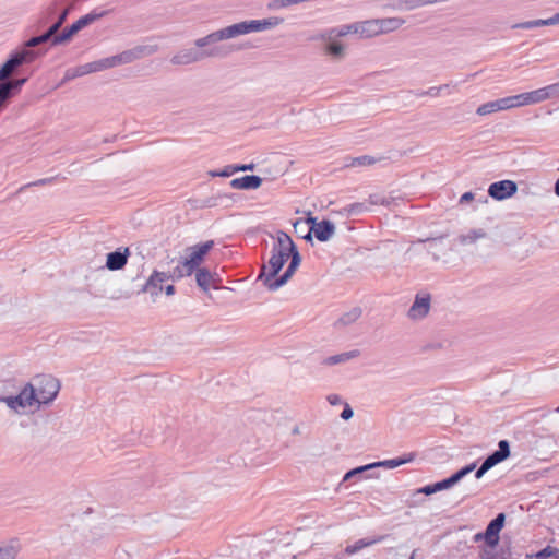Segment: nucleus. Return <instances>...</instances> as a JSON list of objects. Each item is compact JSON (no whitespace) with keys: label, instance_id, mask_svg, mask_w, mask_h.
Here are the masks:
<instances>
[{"label":"nucleus","instance_id":"de8ad7c7","mask_svg":"<svg viewBox=\"0 0 559 559\" xmlns=\"http://www.w3.org/2000/svg\"><path fill=\"white\" fill-rule=\"evenodd\" d=\"M513 100H514V106L515 107H520V106H525V105H531V99H530V95H527V92L526 93H521V94H518V95H513Z\"/></svg>","mask_w":559,"mask_h":559},{"label":"nucleus","instance_id":"79ce46f5","mask_svg":"<svg viewBox=\"0 0 559 559\" xmlns=\"http://www.w3.org/2000/svg\"><path fill=\"white\" fill-rule=\"evenodd\" d=\"M372 468V465L371 463L370 464H367V465H364V466H358V467H355L350 471H348L344 477H343V481H347V480H350L354 476L358 475V474H361L364 472H366L367 469H370Z\"/></svg>","mask_w":559,"mask_h":559},{"label":"nucleus","instance_id":"412c9836","mask_svg":"<svg viewBox=\"0 0 559 559\" xmlns=\"http://www.w3.org/2000/svg\"><path fill=\"white\" fill-rule=\"evenodd\" d=\"M214 281V274L206 267H198L195 270V282L197 285L203 290L207 292L212 282Z\"/></svg>","mask_w":559,"mask_h":559},{"label":"nucleus","instance_id":"680f3d73","mask_svg":"<svg viewBox=\"0 0 559 559\" xmlns=\"http://www.w3.org/2000/svg\"><path fill=\"white\" fill-rule=\"evenodd\" d=\"M53 180H55V178H52V177L51 178H44V179H39L37 181H34V182H31L27 186H45V185L51 183Z\"/></svg>","mask_w":559,"mask_h":559},{"label":"nucleus","instance_id":"20e7f679","mask_svg":"<svg viewBox=\"0 0 559 559\" xmlns=\"http://www.w3.org/2000/svg\"><path fill=\"white\" fill-rule=\"evenodd\" d=\"M281 246L285 250V253L287 254V260L290 259V262H289L286 271L281 276H278L275 280V282L272 283V285H270V290H272V292H274V290L278 289L280 287H282L283 285H285L292 278V276L295 274V272L297 271V269L299 267V265L301 263V255H300L295 242L293 241L290 236L288 234H286L285 231H284V243L282 242Z\"/></svg>","mask_w":559,"mask_h":559},{"label":"nucleus","instance_id":"f257e3e1","mask_svg":"<svg viewBox=\"0 0 559 559\" xmlns=\"http://www.w3.org/2000/svg\"><path fill=\"white\" fill-rule=\"evenodd\" d=\"M8 385L14 391L11 394H0V402L4 403L11 411L16 414H26L27 409L35 412L37 396L32 382H27L23 388H17L15 381H9Z\"/></svg>","mask_w":559,"mask_h":559},{"label":"nucleus","instance_id":"4468645a","mask_svg":"<svg viewBox=\"0 0 559 559\" xmlns=\"http://www.w3.org/2000/svg\"><path fill=\"white\" fill-rule=\"evenodd\" d=\"M516 191V183L508 179L492 182L488 188V194L497 201L508 199L514 195Z\"/></svg>","mask_w":559,"mask_h":559},{"label":"nucleus","instance_id":"a19ab883","mask_svg":"<svg viewBox=\"0 0 559 559\" xmlns=\"http://www.w3.org/2000/svg\"><path fill=\"white\" fill-rule=\"evenodd\" d=\"M359 32H360L359 23H353V24L341 26V28L337 31L336 35L345 36L347 34H359Z\"/></svg>","mask_w":559,"mask_h":559},{"label":"nucleus","instance_id":"3c124183","mask_svg":"<svg viewBox=\"0 0 559 559\" xmlns=\"http://www.w3.org/2000/svg\"><path fill=\"white\" fill-rule=\"evenodd\" d=\"M74 8V2L70 3L69 5H67L59 14L57 21L59 23H61L62 25L64 24V22L67 21L68 19V15L70 14V12L73 10Z\"/></svg>","mask_w":559,"mask_h":559},{"label":"nucleus","instance_id":"423d86ee","mask_svg":"<svg viewBox=\"0 0 559 559\" xmlns=\"http://www.w3.org/2000/svg\"><path fill=\"white\" fill-rule=\"evenodd\" d=\"M249 33H253L251 20L242 21L240 23L229 25L225 28L213 32L202 38H198L194 41V45L204 46L206 44H217L218 41L229 39V38H235L237 36L249 34Z\"/></svg>","mask_w":559,"mask_h":559},{"label":"nucleus","instance_id":"052dcab7","mask_svg":"<svg viewBox=\"0 0 559 559\" xmlns=\"http://www.w3.org/2000/svg\"><path fill=\"white\" fill-rule=\"evenodd\" d=\"M38 38H39L40 45L50 40L51 45L53 46V38L55 37H52L47 31L45 33H43L41 35H38Z\"/></svg>","mask_w":559,"mask_h":559},{"label":"nucleus","instance_id":"72a5a7b5","mask_svg":"<svg viewBox=\"0 0 559 559\" xmlns=\"http://www.w3.org/2000/svg\"><path fill=\"white\" fill-rule=\"evenodd\" d=\"M19 554V547L14 544L0 546V559H15Z\"/></svg>","mask_w":559,"mask_h":559},{"label":"nucleus","instance_id":"7c9ffc66","mask_svg":"<svg viewBox=\"0 0 559 559\" xmlns=\"http://www.w3.org/2000/svg\"><path fill=\"white\" fill-rule=\"evenodd\" d=\"M476 468V462H473L471 464H467L453 473L450 478L452 479L453 484L456 485L459 481H461L465 476H467L469 473H472Z\"/></svg>","mask_w":559,"mask_h":559},{"label":"nucleus","instance_id":"4d7b16f0","mask_svg":"<svg viewBox=\"0 0 559 559\" xmlns=\"http://www.w3.org/2000/svg\"><path fill=\"white\" fill-rule=\"evenodd\" d=\"M489 469L491 468L483 461L481 465L475 472V478L480 479Z\"/></svg>","mask_w":559,"mask_h":559},{"label":"nucleus","instance_id":"f704fd0d","mask_svg":"<svg viewBox=\"0 0 559 559\" xmlns=\"http://www.w3.org/2000/svg\"><path fill=\"white\" fill-rule=\"evenodd\" d=\"M193 272L188 271V266L186 265V261L183 260L181 264L177 265L173 273L169 274L171 280H179L185 276H190Z\"/></svg>","mask_w":559,"mask_h":559},{"label":"nucleus","instance_id":"9d476101","mask_svg":"<svg viewBox=\"0 0 559 559\" xmlns=\"http://www.w3.org/2000/svg\"><path fill=\"white\" fill-rule=\"evenodd\" d=\"M214 241L207 240L205 242L197 243L187 248L189 254L185 258L188 271L194 272L203 262L205 255L213 249Z\"/></svg>","mask_w":559,"mask_h":559},{"label":"nucleus","instance_id":"f8f14e48","mask_svg":"<svg viewBox=\"0 0 559 559\" xmlns=\"http://www.w3.org/2000/svg\"><path fill=\"white\" fill-rule=\"evenodd\" d=\"M157 50L156 46H136L112 56L115 67L128 64L143 57L153 55Z\"/></svg>","mask_w":559,"mask_h":559},{"label":"nucleus","instance_id":"473e14b6","mask_svg":"<svg viewBox=\"0 0 559 559\" xmlns=\"http://www.w3.org/2000/svg\"><path fill=\"white\" fill-rule=\"evenodd\" d=\"M93 72H99L103 70L115 68L112 56L95 60L91 62Z\"/></svg>","mask_w":559,"mask_h":559},{"label":"nucleus","instance_id":"0eeeda50","mask_svg":"<svg viewBox=\"0 0 559 559\" xmlns=\"http://www.w3.org/2000/svg\"><path fill=\"white\" fill-rule=\"evenodd\" d=\"M38 57L39 52H28L27 50L16 49L11 52L9 58L0 66V83L12 81L10 76L16 73L20 67L32 63Z\"/></svg>","mask_w":559,"mask_h":559},{"label":"nucleus","instance_id":"ea45409f","mask_svg":"<svg viewBox=\"0 0 559 559\" xmlns=\"http://www.w3.org/2000/svg\"><path fill=\"white\" fill-rule=\"evenodd\" d=\"M557 552H559V549L556 548V547H551V546H546L545 548H543L542 550L537 551L534 557L536 559H548L550 557H554L557 556Z\"/></svg>","mask_w":559,"mask_h":559},{"label":"nucleus","instance_id":"bb28decb","mask_svg":"<svg viewBox=\"0 0 559 559\" xmlns=\"http://www.w3.org/2000/svg\"><path fill=\"white\" fill-rule=\"evenodd\" d=\"M361 308L354 307L349 311L345 312L340 317V319L334 323L335 326L342 325L346 326L354 322H356L361 317Z\"/></svg>","mask_w":559,"mask_h":559},{"label":"nucleus","instance_id":"69168bd1","mask_svg":"<svg viewBox=\"0 0 559 559\" xmlns=\"http://www.w3.org/2000/svg\"><path fill=\"white\" fill-rule=\"evenodd\" d=\"M473 199H474V193H473V192H471V191H468V192H465V193H463V194L461 195V198H460V203H461V204H464V203H466V202L472 201Z\"/></svg>","mask_w":559,"mask_h":559},{"label":"nucleus","instance_id":"9b49d317","mask_svg":"<svg viewBox=\"0 0 559 559\" xmlns=\"http://www.w3.org/2000/svg\"><path fill=\"white\" fill-rule=\"evenodd\" d=\"M157 50L156 46H136L112 56L115 67L128 64L143 57L153 55Z\"/></svg>","mask_w":559,"mask_h":559},{"label":"nucleus","instance_id":"7ed1b4c3","mask_svg":"<svg viewBox=\"0 0 559 559\" xmlns=\"http://www.w3.org/2000/svg\"><path fill=\"white\" fill-rule=\"evenodd\" d=\"M230 53L227 46L210 47L207 49L194 48L183 49L171 58L173 64H190L202 61L206 58H225Z\"/></svg>","mask_w":559,"mask_h":559},{"label":"nucleus","instance_id":"f03ea898","mask_svg":"<svg viewBox=\"0 0 559 559\" xmlns=\"http://www.w3.org/2000/svg\"><path fill=\"white\" fill-rule=\"evenodd\" d=\"M282 242L284 243V231L280 230L277 233L276 240L273 243L267 264L262 265L258 276V280H262L264 286L267 287L269 290L270 285L275 282L277 274L287 261V254L281 246Z\"/></svg>","mask_w":559,"mask_h":559},{"label":"nucleus","instance_id":"ddd939ff","mask_svg":"<svg viewBox=\"0 0 559 559\" xmlns=\"http://www.w3.org/2000/svg\"><path fill=\"white\" fill-rule=\"evenodd\" d=\"M431 296L428 293L417 294L414 302L407 311L411 320H421L426 318L430 311Z\"/></svg>","mask_w":559,"mask_h":559},{"label":"nucleus","instance_id":"49530a36","mask_svg":"<svg viewBox=\"0 0 559 559\" xmlns=\"http://www.w3.org/2000/svg\"><path fill=\"white\" fill-rule=\"evenodd\" d=\"M369 203L371 205H389L390 201L382 194L373 193L369 195Z\"/></svg>","mask_w":559,"mask_h":559},{"label":"nucleus","instance_id":"603ef678","mask_svg":"<svg viewBox=\"0 0 559 559\" xmlns=\"http://www.w3.org/2000/svg\"><path fill=\"white\" fill-rule=\"evenodd\" d=\"M535 27H538L537 20L525 21V22H521V23H516V24L512 25V28H521V29H531V28H535Z\"/></svg>","mask_w":559,"mask_h":559},{"label":"nucleus","instance_id":"e2e57ef3","mask_svg":"<svg viewBox=\"0 0 559 559\" xmlns=\"http://www.w3.org/2000/svg\"><path fill=\"white\" fill-rule=\"evenodd\" d=\"M441 91H442V87L432 86L429 90H427L426 92H424L423 94L424 95H429V96H438Z\"/></svg>","mask_w":559,"mask_h":559},{"label":"nucleus","instance_id":"393cba45","mask_svg":"<svg viewBox=\"0 0 559 559\" xmlns=\"http://www.w3.org/2000/svg\"><path fill=\"white\" fill-rule=\"evenodd\" d=\"M359 28L361 37L369 38L381 34L378 19L360 22Z\"/></svg>","mask_w":559,"mask_h":559},{"label":"nucleus","instance_id":"c9c22d12","mask_svg":"<svg viewBox=\"0 0 559 559\" xmlns=\"http://www.w3.org/2000/svg\"><path fill=\"white\" fill-rule=\"evenodd\" d=\"M547 94L548 93L546 91V86L535 90V91H532V92H527V95H530V99H531L532 104H537V103L548 99Z\"/></svg>","mask_w":559,"mask_h":559},{"label":"nucleus","instance_id":"f3484780","mask_svg":"<svg viewBox=\"0 0 559 559\" xmlns=\"http://www.w3.org/2000/svg\"><path fill=\"white\" fill-rule=\"evenodd\" d=\"M168 280H170L168 273L154 271L142 286L140 293H148L152 297L158 296V294L164 289L162 284Z\"/></svg>","mask_w":559,"mask_h":559},{"label":"nucleus","instance_id":"09e8293b","mask_svg":"<svg viewBox=\"0 0 559 559\" xmlns=\"http://www.w3.org/2000/svg\"><path fill=\"white\" fill-rule=\"evenodd\" d=\"M498 103H499L500 111L501 110L511 109V108H515V106H514L515 103L513 100V96H508V97L499 98Z\"/></svg>","mask_w":559,"mask_h":559},{"label":"nucleus","instance_id":"bf43d9fd","mask_svg":"<svg viewBox=\"0 0 559 559\" xmlns=\"http://www.w3.org/2000/svg\"><path fill=\"white\" fill-rule=\"evenodd\" d=\"M353 416H354L353 408L348 404H345V406H344V408H343V411L341 413V418L344 419V420H348Z\"/></svg>","mask_w":559,"mask_h":559},{"label":"nucleus","instance_id":"8fccbe9b","mask_svg":"<svg viewBox=\"0 0 559 559\" xmlns=\"http://www.w3.org/2000/svg\"><path fill=\"white\" fill-rule=\"evenodd\" d=\"M435 485H436V489L438 491L445 490V489H449L454 486V484L450 477L444 478L440 481H437V483H435Z\"/></svg>","mask_w":559,"mask_h":559},{"label":"nucleus","instance_id":"c85d7f7f","mask_svg":"<svg viewBox=\"0 0 559 559\" xmlns=\"http://www.w3.org/2000/svg\"><path fill=\"white\" fill-rule=\"evenodd\" d=\"M486 237V233L483 229H473L465 235L459 236V241L462 245L473 243L479 238Z\"/></svg>","mask_w":559,"mask_h":559},{"label":"nucleus","instance_id":"0e129e2a","mask_svg":"<svg viewBox=\"0 0 559 559\" xmlns=\"http://www.w3.org/2000/svg\"><path fill=\"white\" fill-rule=\"evenodd\" d=\"M473 540H474L475 543H479V542L484 540V542H485V544L488 546V538H487V536L485 535V532H479V533L475 534V535L473 536Z\"/></svg>","mask_w":559,"mask_h":559},{"label":"nucleus","instance_id":"39448f33","mask_svg":"<svg viewBox=\"0 0 559 559\" xmlns=\"http://www.w3.org/2000/svg\"><path fill=\"white\" fill-rule=\"evenodd\" d=\"M33 383L34 391L37 396L36 409L41 405L50 404L60 391V382L49 374L37 376Z\"/></svg>","mask_w":559,"mask_h":559},{"label":"nucleus","instance_id":"a18cd8bd","mask_svg":"<svg viewBox=\"0 0 559 559\" xmlns=\"http://www.w3.org/2000/svg\"><path fill=\"white\" fill-rule=\"evenodd\" d=\"M237 173L236 165H227L219 171H211L212 177H229Z\"/></svg>","mask_w":559,"mask_h":559},{"label":"nucleus","instance_id":"aec40b11","mask_svg":"<svg viewBox=\"0 0 559 559\" xmlns=\"http://www.w3.org/2000/svg\"><path fill=\"white\" fill-rule=\"evenodd\" d=\"M262 178L257 175H246L233 179L229 185L233 189L237 190H254L262 185Z\"/></svg>","mask_w":559,"mask_h":559},{"label":"nucleus","instance_id":"c03bdc74","mask_svg":"<svg viewBox=\"0 0 559 559\" xmlns=\"http://www.w3.org/2000/svg\"><path fill=\"white\" fill-rule=\"evenodd\" d=\"M371 465H372V468H374V467L395 468V467L400 466V462H399V459L395 457V459H391V460L374 462V463H371Z\"/></svg>","mask_w":559,"mask_h":559},{"label":"nucleus","instance_id":"5fc2aeb1","mask_svg":"<svg viewBox=\"0 0 559 559\" xmlns=\"http://www.w3.org/2000/svg\"><path fill=\"white\" fill-rule=\"evenodd\" d=\"M417 492L418 493H424L426 496H430V495H433V493L438 492V490L436 489V485L433 483V484L426 485V486L419 488L417 490Z\"/></svg>","mask_w":559,"mask_h":559},{"label":"nucleus","instance_id":"6e6552de","mask_svg":"<svg viewBox=\"0 0 559 559\" xmlns=\"http://www.w3.org/2000/svg\"><path fill=\"white\" fill-rule=\"evenodd\" d=\"M107 14V11H97L93 10L88 14L80 17L78 21L72 23L70 26H67L58 36L53 38V46H58L64 43H68L72 39V37L79 33L81 29L96 22Z\"/></svg>","mask_w":559,"mask_h":559},{"label":"nucleus","instance_id":"1a4fd4ad","mask_svg":"<svg viewBox=\"0 0 559 559\" xmlns=\"http://www.w3.org/2000/svg\"><path fill=\"white\" fill-rule=\"evenodd\" d=\"M307 223L310 224V229L307 235L304 236L306 241L312 240V234L314 237L321 241H328L335 233L334 224L329 219H322L321 222H317V218L309 216L307 218Z\"/></svg>","mask_w":559,"mask_h":559},{"label":"nucleus","instance_id":"e433bc0d","mask_svg":"<svg viewBox=\"0 0 559 559\" xmlns=\"http://www.w3.org/2000/svg\"><path fill=\"white\" fill-rule=\"evenodd\" d=\"M39 38L38 36H33L29 39H27L19 50H27L28 52H39V56L45 53V51L40 50H34L35 47L39 46Z\"/></svg>","mask_w":559,"mask_h":559},{"label":"nucleus","instance_id":"4be33fe9","mask_svg":"<svg viewBox=\"0 0 559 559\" xmlns=\"http://www.w3.org/2000/svg\"><path fill=\"white\" fill-rule=\"evenodd\" d=\"M251 22L253 32H262L281 25L284 22V19L273 16L264 20H251Z\"/></svg>","mask_w":559,"mask_h":559},{"label":"nucleus","instance_id":"6e6d98bb","mask_svg":"<svg viewBox=\"0 0 559 559\" xmlns=\"http://www.w3.org/2000/svg\"><path fill=\"white\" fill-rule=\"evenodd\" d=\"M417 454L415 452H409L399 456L400 466L406 463H411L416 459Z\"/></svg>","mask_w":559,"mask_h":559},{"label":"nucleus","instance_id":"58836bf2","mask_svg":"<svg viewBox=\"0 0 559 559\" xmlns=\"http://www.w3.org/2000/svg\"><path fill=\"white\" fill-rule=\"evenodd\" d=\"M299 0H271L267 3V9L270 10H280L283 8H287L293 4H298Z\"/></svg>","mask_w":559,"mask_h":559},{"label":"nucleus","instance_id":"864d4df0","mask_svg":"<svg viewBox=\"0 0 559 559\" xmlns=\"http://www.w3.org/2000/svg\"><path fill=\"white\" fill-rule=\"evenodd\" d=\"M548 99L559 97V82L546 86Z\"/></svg>","mask_w":559,"mask_h":559},{"label":"nucleus","instance_id":"a211bd4d","mask_svg":"<svg viewBox=\"0 0 559 559\" xmlns=\"http://www.w3.org/2000/svg\"><path fill=\"white\" fill-rule=\"evenodd\" d=\"M130 255V250L128 247L119 248L112 252H109L106 257V265L109 271H119L122 270L127 263L128 258Z\"/></svg>","mask_w":559,"mask_h":559},{"label":"nucleus","instance_id":"c756f323","mask_svg":"<svg viewBox=\"0 0 559 559\" xmlns=\"http://www.w3.org/2000/svg\"><path fill=\"white\" fill-rule=\"evenodd\" d=\"M385 159L384 157H372V156H369V155H362V156H358V157H355L353 158L352 163L349 164L350 166L353 167H360V166H370V165H373L376 164L377 162H380V160H383Z\"/></svg>","mask_w":559,"mask_h":559},{"label":"nucleus","instance_id":"6ab92c4d","mask_svg":"<svg viewBox=\"0 0 559 559\" xmlns=\"http://www.w3.org/2000/svg\"><path fill=\"white\" fill-rule=\"evenodd\" d=\"M510 454L511 451L509 441L500 440L498 443V450L489 454L484 461L488 464L490 468H492L497 464L506 461L510 456Z\"/></svg>","mask_w":559,"mask_h":559},{"label":"nucleus","instance_id":"a878e982","mask_svg":"<svg viewBox=\"0 0 559 559\" xmlns=\"http://www.w3.org/2000/svg\"><path fill=\"white\" fill-rule=\"evenodd\" d=\"M358 355H359V350L354 349L350 352H346V353L326 357L323 359L322 364L326 365V366H334V365L346 362L349 359L357 357Z\"/></svg>","mask_w":559,"mask_h":559},{"label":"nucleus","instance_id":"dca6fc26","mask_svg":"<svg viewBox=\"0 0 559 559\" xmlns=\"http://www.w3.org/2000/svg\"><path fill=\"white\" fill-rule=\"evenodd\" d=\"M26 81V78H22L0 83V111L5 107L8 100L21 91Z\"/></svg>","mask_w":559,"mask_h":559},{"label":"nucleus","instance_id":"cd10ccee","mask_svg":"<svg viewBox=\"0 0 559 559\" xmlns=\"http://www.w3.org/2000/svg\"><path fill=\"white\" fill-rule=\"evenodd\" d=\"M383 539H384V536H379L378 538H374V539L361 538V539L355 542L353 545H348L345 548V552L347 555H354V554L358 552L359 550H361L362 548L371 546V545H373L378 542H381Z\"/></svg>","mask_w":559,"mask_h":559},{"label":"nucleus","instance_id":"338daca9","mask_svg":"<svg viewBox=\"0 0 559 559\" xmlns=\"http://www.w3.org/2000/svg\"><path fill=\"white\" fill-rule=\"evenodd\" d=\"M52 14H55V7L48 8L45 15L39 20V24H41V25L46 24L48 17L51 16Z\"/></svg>","mask_w":559,"mask_h":559},{"label":"nucleus","instance_id":"774afa93","mask_svg":"<svg viewBox=\"0 0 559 559\" xmlns=\"http://www.w3.org/2000/svg\"><path fill=\"white\" fill-rule=\"evenodd\" d=\"M480 559H492L495 558V552L490 551V550H486L484 549L481 552H480Z\"/></svg>","mask_w":559,"mask_h":559},{"label":"nucleus","instance_id":"2eb2a0df","mask_svg":"<svg viewBox=\"0 0 559 559\" xmlns=\"http://www.w3.org/2000/svg\"><path fill=\"white\" fill-rule=\"evenodd\" d=\"M506 524V514L503 512L498 513L487 525L485 535L488 538V547L495 548L498 546L500 540V532Z\"/></svg>","mask_w":559,"mask_h":559},{"label":"nucleus","instance_id":"13d9d810","mask_svg":"<svg viewBox=\"0 0 559 559\" xmlns=\"http://www.w3.org/2000/svg\"><path fill=\"white\" fill-rule=\"evenodd\" d=\"M62 27V24L59 23L57 20L48 27L47 32L52 36H58L59 29Z\"/></svg>","mask_w":559,"mask_h":559},{"label":"nucleus","instance_id":"4c0bfd02","mask_svg":"<svg viewBox=\"0 0 559 559\" xmlns=\"http://www.w3.org/2000/svg\"><path fill=\"white\" fill-rule=\"evenodd\" d=\"M326 52L334 58H342L344 53V46L337 41L330 43L326 46Z\"/></svg>","mask_w":559,"mask_h":559},{"label":"nucleus","instance_id":"b1692460","mask_svg":"<svg viewBox=\"0 0 559 559\" xmlns=\"http://www.w3.org/2000/svg\"><path fill=\"white\" fill-rule=\"evenodd\" d=\"M90 73H94L91 62L74 68H69L64 73L62 82L64 83Z\"/></svg>","mask_w":559,"mask_h":559},{"label":"nucleus","instance_id":"37998d69","mask_svg":"<svg viewBox=\"0 0 559 559\" xmlns=\"http://www.w3.org/2000/svg\"><path fill=\"white\" fill-rule=\"evenodd\" d=\"M346 212L349 215H359L368 210V207L365 205V203H352L346 209Z\"/></svg>","mask_w":559,"mask_h":559},{"label":"nucleus","instance_id":"5701e85b","mask_svg":"<svg viewBox=\"0 0 559 559\" xmlns=\"http://www.w3.org/2000/svg\"><path fill=\"white\" fill-rule=\"evenodd\" d=\"M381 34L391 33L399 29L406 21L403 17L378 19Z\"/></svg>","mask_w":559,"mask_h":559},{"label":"nucleus","instance_id":"2f4dec72","mask_svg":"<svg viewBox=\"0 0 559 559\" xmlns=\"http://www.w3.org/2000/svg\"><path fill=\"white\" fill-rule=\"evenodd\" d=\"M497 111H500L498 99L480 105L477 108L476 114L479 116H486Z\"/></svg>","mask_w":559,"mask_h":559}]
</instances>
